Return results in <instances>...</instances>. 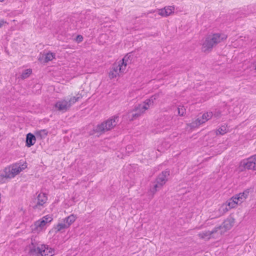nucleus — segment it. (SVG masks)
<instances>
[{
  "instance_id": "nucleus-1",
  "label": "nucleus",
  "mask_w": 256,
  "mask_h": 256,
  "mask_svg": "<svg viewBox=\"0 0 256 256\" xmlns=\"http://www.w3.org/2000/svg\"><path fill=\"white\" fill-rule=\"evenodd\" d=\"M118 116H114L108 118L106 120L98 124L96 128L93 129L94 133H104L114 128L118 124Z\"/></svg>"
},
{
  "instance_id": "nucleus-2",
  "label": "nucleus",
  "mask_w": 256,
  "mask_h": 256,
  "mask_svg": "<svg viewBox=\"0 0 256 256\" xmlns=\"http://www.w3.org/2000/svg\"><path fill=\"white\" fill-rule=\"evenodd\" d=\"M226 38V37L224 35H222L218 33L208 36L202 44L204 51H210L214 46Z\"/></svg>"
},
{
  "instance_id": "nucleus-3",
  "label": "nucleus",
  "mask_w": 256,
  "mask_h": 256,
  "mask_svg": "<svg viewBox=\"0 0 256 256\" xmlns=\"http://www.w3.org/2000/svg\"><path fill=\"white\" fill-rule=\"evenodd\" d=\"M246 170H256V154L240 162L238 170L243 172Z\"/></svg>"
},
{
  "instance_id": "nucleus-4",
  "label": "nucleus",
  "mask_w": 256,
  "mask_h": 256,
  "mask_svg": "<svg viewBox=\"0 0 256 256\" xmlns=\"http://www.w3.org/2000/svg\"><path fill=\"white\" fill-rule=\"evenodd\" d=\"M147 108L145 106H143L141 104L136 106L134 108L128 112V118L130 120H136L143 114Z\"/></svg>"
},
{
  "instance_id": "nucleus-5",
  "label": "nucleus",
  "mask_w": 256,
  "mask_h": 256,
  "mask_svg": "<svg viewBox=\"0 0 256 256\" xmlns=\"http://www.w3.org/2000/svg\"><path fill=\"white\" fill-rule=\"evenodd\" d=\"M170 174L169 170L166 169L162 172L156 177L155 181L160 186H163L168 180V177Z\"/></svg>"
},
{
  "instance_id": "nucleus-6",
  "label": "nucleus",
  "mask_w": 256,
  "mask_h": 256,
  "mask_svg": "<svg viewBox=\"0 0 256 256\" xmlns=\"http://www.w3.org/2000/svg\"><path fill=\"white\" fill-rule=\"evenodd\" d=\"M11 168L13 173L16 176L27 168L26 162L20 160L19 162L12 165Z\"/></svg>"
},
{
  "instance_id": "nucleus-7",
  "label": "nucleus",
  "mask_w": 256,
  "mask_h": 256,
  "mask_svg": "<svg viewBox=\"0 0 256 256\" xmlns=\"http://www.w3.org/2000/svg\"><path fill=\"white\" fill-rule=\"evenodd\" d=\"M38 201L36 204L32 206L34 210L38 209L41 210V207L43 206L47 200V197L46 194H39L37 196Z\"/></svg>"
},
{
  "instance_id": "nucleus-8",
  "label": "nucleus",
  "mask_w": 256,
  "mask_h": 256,
  "mask_svg": "<svg viewBox=\"0 0 256 256\" xmlns=\"http://www.w3.org/2000/svg\"><path fill=\"white\" fill-rule=\"evenodd\" d=\"M42 246H38L37 244H34L32 242L31 244L29 246L28 254L32 256H40L42 254Z\"/></svg>"
},
{
  "instance_id": "nucleus-9",
  "label": "nucleus",
  "mask_w": 256,
  "mask_h": 256,
  "mask_svg": "<svg viewBox=\"0 0 256 256\" xmlns=\"http://www.w3.org/2000/svg\"><path fill=\"white\" fill-rule=\"evenodd\" d=\"M213 116V112H210L204 113L201 117L197 118L195 120L196 124L200 125L210 119Z\"/></svg>"
},
{
  "instance_id": "nucleus-10",
  "label": "nucleus",
  "mask_w": 256,
  "mask_h": 256,
  "mask_svg": "<svg viewBox=\"0 0 256 256\" xmlns=\"http://www.w3.org/2000/svg\"><path fill=\"white\" fill-rule=\"evenodd\" d=\"M252 188H249L245 190L242 192H240L234 196V199L238 200L240 202H243L248 196L250 192L252 191Z\"/></svg>"
},
{
  "instance_id": "nucleus-11",
  "label": "nucleus",
  "mask_w": 256,
  "mask_h": 256,
  "mask_svg": "<svg viewBox=\"0 0 256 256\" xmlns=\"http://www.w3.org/2000/svg\"><path fill=\"white\" fill-rule=\"evenodd\" d=\"M174 8L172 6H166L158 10V14L162 16H168L174 12Z\"/></svg>"
},
{
  "instance_id": "nucleus-12",
  "label": "nucleus",
  "mask_w": 256,
  "mask_h": 256,
  "mask_svg": "<svg viewBox=\"0 0 256 256\" xmlns=\"http://www.w3.org/2000/svg\"><path fill=\"white\" fill-rule=\"evenodd\" d=\"M55 106L60 111H66L70 107L68 101L63 100L56 102Z\"/></svg>"
},
{
  "instance_id": "nucleus-13",
  "label": "nucleus",
  "mask_w": 256,
  "mask_h": 256,
  "mask_svg": "<svg viewBox=\"0 0 256 256\" xmlns=\"http://www.w3.org/2000/svg\"><path fill=\"white\" fill-rule=\"evenodd\" d=\"M41 251L40 256H52L54 254V250L46 244H42Z\"/></svg>"
},
{
  "instance_id": "nucleus-14",
  "label": "nucleus",
  "mask_w": 256,
  "mask_h": 256,
  "mask_svg": "<svg viewBox=\"0 0 256 256\" xmlns=\"http://www.w3.org/2000/svg\"><path fill=\"white\" fill-rule=\"evenodd\" d=\"M36 142V136L34 134L29 132L26 135V146L27 147L30 148L32 146L34 145Z\"/></svg>"
},
{
  "instance_id": "nucleus-15",
  "label": "nucleus",
  "mask_w": 256,
  "mask_h": 256,
  "mask_svg": "<svg viewBox=\"0 0 256 256\" xmlns=\"http://www.w3.org/2000/svg\"><path fill=\"white\" fill-rule=\"evenodd\" d=\"M234 220L230 218L226 220L222 224V228H224L225 231L230 230L234 226Z\"/></svg>"
},
{
  "instance_id": "nucleus-16",
  "label": "nucleus",
  "mask_w": 256,
  "mask_h": 256,
  "mask_svg": "<svg viewBox=\"0 0 256 256\" xmlns=\"http://www.w3.org/2000/svg\"><path fill=\"white\" fill-rule=\"evenodd\" d=\"M15 174L13 173L12 168L11 167L6 168L3 174H0V176L5 178H11L15 176Z\"/></svg>"
},
{
  "instance_id": "nucleus-17",
  "label": "nucleus",
  "mask_w": 256,
  "mask_h": 256,
  "mask_svg": "<svg viewBox=\"0 0 256 256\" xmlns=\"http://www.w3.org/2000/svg\"><path fill=\"white\" fill-rule=\"evenodd\" d=\"M76 220V216L74 214H71L63 220L64 222L68 228Z\"/></svg>"
},
{
  "instance_id": "nucleus-18",
  "label": "nucleus",
  "mask_w": 256,
  "mask_h": 256,
  "mask_svg": "<svg viewBox=\"0 0 256 256\" xmlns=\"http://www.w3.org/2000/svg\"><path fill=\"white\" fill-rule=\"evenodd\" d=\"M238 200H236L234 199V196L232 198L226 202V206H228V207L231 209L232 208H235L236 204H238Z\"/></svg>"
},
{
  "instance_id": "nucleus-19",
  "label": "nucleus",
  "mask_w": 256,
  "mask_h": 256,
  "mask_svg": "<svg viewBox=\"0 0 256 256\" xmlns=\"http://www.w3.org/2000/svg\"><path fill=\"white\" fill-rule=\"evenodd\" d=\"M228 132L226 127L224 126H222L218 128V129L212 132H214L216 136L218 135H224Z\"/></svg>"
},
{
  "instance_id": "nucleus-20",
  "label": "nucleus",
  "mask_w": 256,
  "mask_h": 256,
  "mask_svg": "<svg viewBox=\"0 0 256 256\" xmlns=\"http://www.w3.org/2000/svg\"><path fill=\"white\" fill-rule=\"evenodd\" d=\"M124 66L121 64H114L112 65V68L113 70V72L116 73H120L123 72Z\"/></svg>"
},
{
  "instance_id": "nucleus-21",
  "label": "nucleus",
  "mask_w": 256,
  "mask_h": 256,
  "mask_svg": "<svg viewBox=\"0 0 256 256\" xmlns=\"http://www.w3.org/2000/svg\"><path fill=\"white\" fill-rule=\"evenodd\" d=\"M32 70L31 69H26L22 72L19 78L22 80H24L25 78H26L28 77H29L32 74Z\"/></svg>"
},
{
  "instance_id": "nucleus-22",
  "label": "nucleus",
  "mask_w": 256,
  "mask_h": 256,
  "mask_svg": "<svg viewBox=\"0 0 256 256\" xmlns=\"http://www.w3.org/2000/svg\"><path fill=\"white\" fill-rule=\"evenodd\" d=\"M154 185L152 188H150V192L152 194H154L157 191L159 190L162 188L163 186H160L158 182L155 180L154 182Z\"/></svg>"
},
{
  "instance_id": "nucleus-23",
  "label": "nucleus",
  "mask_w": 256,
  "mask_h": 256,
  "mask_svg": "<svg viewBox=\"0 0 256 256\" xmlns=\"http://www.w3.org/2000/svg\"><path fill=\"white\" fill-rule=\"evenodd\" d=\"M82 97V95L80 94H78L76 96L71 98L68 100V102L70 104V106L72 104L78 101Z\"/></svg>"
},
{
  "instance_id": "nucleus-24",
  "label": "nucleus",
  "mask_w": 256,
  "mask_h": 256,
  "mask_svg": "<svg viewBox=\"0 0 256 256\" xmlns=\"http://www.w3.org/2000/svg\"><path fill=\"white\" fill-rule=\"evenodd\" d=\"M36 136L39 137L40 139L44 138L48 134V131L44 129L36 132Z\"/></svg>"
},
{
  "instance_id": "nucleus-25",
  "label": "nucleus",
  "mask_w": 256,
  "mask_h": 256,
  "mask_svg": "<svg viewBox=\"0 0 256 256\" xmlns=\"http://www.w3.org/2000/svg\"><path fill=\"white\" fill-rule=\"evenodd\" d=\"M54 228L56 229L57 232H60L62 230L68 228L66 224L63 222V223H59Z\"/></svg>"
},
{
  "instance_id": "nucleus-26",
  "label": "nucleus",
  "mask_w": 256,
  "mask_h": 256,
  "mask_svg": "<svg viewBox=\"0 0 256 256\" xmlns=\"http://www.w3.org/2000/svg\"><path fill=\"white\" fill-rule=\"evenodd\" d=\"M55 56V54L52 52H48L46 54L44 62H48L52 60Z\"/></svg>"
},
{
  "instance_id": "nucleus-27",
  "label": "nucleus",
  "mask_w": 256,
  "mask_h": 256,
  "mask_svg": "<svg viewBox=\"0 0 256 256\" xmlns=\"http://www.w3.org/2000/svg\"><path fill=\"white\" fill-rule=\"evenodd\" d=\"M198 236L201 238H208L209 239L210 238L211 235L210 231H206L200 233L198 234Z\"/></svg>"
},
{
  "instance_id": "nucleus-28",
  "label": "nucleus",
  "mask_w": 256,
  "mask_h": 256,
  "mask_svg": "<svg viewBox=\"0 0 256 256\" xmlns=\"http://www.w3.org/2000/svg\"><path fill=\"white\" fill-rule=\"evenodd\" d=\"M130 57V56H128V54H126L122 59V62L121 63V64L122 66H123L124 67V68L127 66V64L129 63L128 60Z\"/></svg>"
},
{
  "instance_id": "nucleus-29",
  "label": "nucleus",
  "mask_w": 256,
  "mask_h": 256,
  "mask_svg": "<svg viewBox=\"0 0 256 256\" xmlns=\"http://www.w3.org/2000/svg\"><path fill=\"white\" fill-rule=\"evenodd\" d=\"M47 223L46 222V221H44V220H42V218L40 220H38L37 222H36L35 223V225L37 226V227H40V228H42V227H44Z\"/></svg>"
},
{
  "instance_id": "nucleus-30",
  "label": "nucleus",
  "mask_w": 256,
  "mask_h": 256,
  "mask_svg": "<svg viewBox=\"0 0 256 256\" xmlns=\"http://www.w3.org/2000/svg\"><path fill=\"white\" fill-rule=\"evenodd\" d=\"M178 114L180 116H183L186 112V109L184 106H179L178 107Z\"/></svg>"
},
{
  "instance_id": "nucleus-31",
  "label": "nucleus",
  "mask_w": 256,
  "mask_h": 256,
  "mask_svg": "<svg viewBox=\"0 0 256 256\" xmlns=\"http://www.w3.org/2000/svg\"><path fill=\"white\" fill-rule=\"evenodd\" d=\"M118 75V73H116L114 72H113V70L112 68H111L108 72V76L110 79L116 78Z\"/></svg>"
},
{
  "instance_id": "nucleus-32",
  "label": "nucleus",
  "mask_w": 256,
  "mask_h": 256,
  "mask_svg": "<svg viewBox=\"0 0 256 256\" xmlns=\"http://www.w3.org/2000/svg\"><path fill=\"white\" fill-rule=\"evenodd\" d=\"M154 104H153V102H152L151 101L150 102H148V99H146L144 102V104H142V106H145L146 108H147V110L150 107V106H153Z\"/></svg>"
},
{
  "instance_id": "nucleus-33",
  "label": "nucleus",
  "mask_w": 256,
  "mask_h": 256,
  "mask_svg": "<svg viewBox=\"0 0 256 256\" xmlns=\"http://www.w3.org/2000/svg\"><path fill=\"white\" fill-rule=\"evenodd\" d=\"M42 219L46 221V223L50 222L52 220V217L50 215L44 216Z\"/></svg>"
},
{
  "instance_id": "nucleus-34",
  "label": "nucleus",
  "mask_w": 256,
  "mask_h": 256,
  "mask_svg": "<svg viewBox=\"0 0 256 256\" xmlns=\"http://www.w3.org/2000/svg\"><path fill=\"white\" fill-rule=\"evenodd\" d=\"M158 94H155L153 96H152L150 98H148V102H153V104L154 103L155 100L158 98Z\"/></svg>"
},
{
  "instance_id": "nucleus-35",
  "label": "nucleus",
  "mask_w": 256,
  "mask_h": 256,
  "mask_svg": "<svg viewBox=\"0 0 256 256\" xmlns=\"http://www.w3.org/2000/svg\"><path fill=\"white\" fill-rule=\"evenodd\" d=\"M230 208L228 207V206H226V204L223 205L220 208V210H222V213L224 214L227 212H228Z\"/></svg>"
},
{
  "instance_id": "nucleus-36",
  "label": "nucleus",
  "mask_w": 256,
  "mask_h": 256,
  "mask_svg": "<svg viewBox=\"0 0 256 256\" xmlns=\"http://www.w3.org/2000/svg\"><path fill=\"white\" fill-rule=\"evenodd\" d=\"M82 40H83V37L82 35H80V34L78 35L75 38L76 42L78 43H79V42H82Z\"/></svg>"
},
{
  "instance_id": "nucleus-37",
  "label": "nucleus",
  "mask_w": 256,
  "mask_h": 256,
  "mask_svg": "<svg viewBox=\"0 0 256 256\" xmlns=\"http://www.w3.org/2000/svg\"><path fill=\"white\" fill-rule=\"evenodd\" d=\"M222 228V226H220L218 227L214 228L212 231H210V235L216 232L218 230Z\"/></svg>"
},
{
  "instance_id": "nucleus-38",
  "label": "nucleus",
  "mask_w": 256,
  "mask_h": 256,
  "mask_svg": "<svg viewBox=\"0 0 256 256\" xmlns=\"http://www.w3.org/2000/svg\"><path fill=\"white\" fill-rule=\"evenodd\" d=\"M213 116L216 118H219L220 117L221 113L220 111L215 112L214 114H213Z\"/></svg>"
},
{
  "instance_id": "nucleus-39",
  "label": "nucleus",
  "mask_w": 256,
  "mask_h": 256,
  "mask_svg": "<svg viewBox=\"0 0 256 256\" xmlns=\"http://www.w3.org/2000/svg\"><path fill=\"white\" fill-rule=\"evenodd\" d=\"M5 22L4 21V20H1L0 22V28L3 25V24Z\"/></svg>"
},
{
  "instance_id": "nucleus-40",
  "label": "nucleus",
  "mask_w": 256,
  "mask_h": 256,
  "mask_svg": "<svg viewBox=\"0 0 256 256\" xmlns=\"http://www.w3.org/2000/svg\"><path fill=\"white\" fill-rule=\"evenodd\" d=\"M5 0H0V2H4Z\"/></svg>"
},
{
  "instance_id": "nucleus-41",
  "label": "nucleus",
  "mask_w": 256,
  "mask_h": 256,
  "mask_svg": "<svg viewBox=\"0 0 256 256\" xmlns=\"http://www.w3.org/2000/svg\"><path fill=\"white\" fill-rule=\"evenodd\" d=\"M254 70H256V64L254 66Z\"/></svg>"
}]
</instances>
